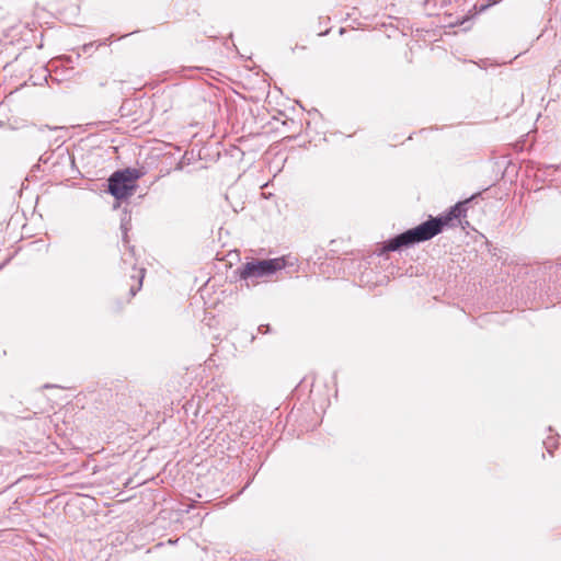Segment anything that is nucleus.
<instances>
[{
	"label": "nucleus",
	"mask_w": 561,
	"mask_h": 561,
	"mask_svg": "<svg viewBox=\"0 0 561 561\" xmlns=\"http://www.w3.org/2000/svg\"><path fill=\"white\" fill-rule=\"evenodd\" d=\"M479 195L480 193L473 194L471 197L451 206L446 214L437 217H430L428 220L420 224L419 226L388 239L383 242L381 251H398L402 248H409L416 243L431 240L440 233L451 220L466 217L468 205Z\"/></svg>",
	"instance_id": "obj_1"
},
{
	"label": "nucleus",
	"mask_w": 561,
	"mask_h": 561,
	"mask_svg": "<svg viewBox=\"0 0 561 561\" xmlns=\"http://www.w3.org/2000/svg\"><path fill=\"white\" fill-rule=\"evenodd\" d=\"M285 266L286 260L284 256L266 260L253 259L240 266L236 273H238L241 280L247 282L249 287L250 282L254 284V279L271 276Z\"/></svg>",
	"instance_id": "obj_2"
},
{
	"label": "nucleus",
	"mask_w": 561,
	"mask_h": 561,
	"mask_svg": "<svg viewBox=\"0 0 561 561\" xmlns=\"http://www.w3.org/2000/svg\"><path fill=\"white\" fill-rule=\"evenodd\" d=\"M140 176V171L133 168L114 172L107 180L108 193L116 199L130 197L137 188L136 182Z\"/></svg>",
	"instance_id": "obj_3"
},
{
	"label": "nucleus",
	"mask_w": 561,
	"mask_h": 561,
	"mask_svg": "<svg viewBox=\"0 0 561 561\" xmlns=\"http://www.w3.org/2000/svg\"><path fill=\"white\" fill-rule=\"evenodd\" d=\"M134 255H135L134 248L128 247V253H124L123 257H122L123 264L130 265L133 267V270L136 272L135 274L131 275V278L136 279L137 284L130 286V289H129L130 296H135L137 294V291L140 290V288L142 286V280L145 277V268H138V270L136 268Z\"/></svg>",
	"instance_id": "obj_4"
},
{
	"label": "nucleus",
	"mask_w": 561,
	"mask_h": 561,
	"mask_svg": "<svg viewBox=\"0 0 561 561\" xmlns=\"http://www.w3.org/2000/svg\"><path fill=\"white\" fill-rule=\"evenodd\" d=\"M67 150L58 148L57 157L55 152H45L39 157V163L47 167L48 170L53 169L56 164H59L62 160H69L70 158L66 154Z\"/></svg>",
	"instance_id": "obj_5"
},
{
	"label": "nucleus",
	"mask_w": 561,
	"mask_h": 561,
	"mask_svg": "<svg viewBox=\"0 0 561 561\" xmlns=\"http://www.w3.org/2000/svg\"><path fill=\"white\" fill-rule=\"evenodd\" d=\"M543 445L547 449V451L552 455L553 453V449L557 448L558 444H557V440L553 438V437H548L545 442H543Z\"/></svg>",
	"instance_id": "obj_6"
},
{
	"label": "nucleus",
	"mask_w": 561,
	"mask_h": 561,
	"mask_svg": "<svg viewBox=\"0 0 561 561\" xmlns=\"http://www.w3.org/2000/svg\"><path fill=\"white\" fill-rule=\"evenodd\" d=\"M121 228H122V231H123V241L127 245V243H128V240H127V230H128L127 224L122 222Z\"/></svg>",
	"instance_id": "obj_7"
},
{
	"label": "nucleus",
	"mask_w": 561,
	"mask_h": 561,
	"mask_svg": "<svg viewBox=\"0 0 561 561\" xmlns=\"http://www.w3.org/2000/svg\"><path fill=\"white\" fill-rule=\"evenodd\" d=\"M257 332L259 333H262V334H266L268 332H271V328L268 324H261L259 328H257Z\"/></svg>",
	"instance_id": "obj_8"
},
{
	"label": "nucleus",
	"mask_w": 561,
	"mask_h": 561,
	"mask_svg": "<svg viewBox=\"0 0 561 561\" xmlns=\"http://www.w3.org/2000/svg\"><path fill=\"white\" fill-rule=\"evenodd\" d=\"M94 46V43H88V44H84L81 49L83 53H89Z\"/></svg>",
	"instance_id": "obj_9"
},
{
	"label": "nucleus",
	"mask_w": 561,
	"mask_h": 561,
	"mask_svg": "<svg viewBox=\"0 0 561 561\" xmlns=\"http://www.w3.org/2000/svg\"><path fill=\"white\" fill-rule=\"evenodd\" d=\"M459 225L461 226V228H465V225L462 221H459Z\"/></svg>",
	"instance_id": "obj_10"
},
{
	"label": "nucleus",
	"mask_w": 561,
	"mask_h": 561,
	"mask_svg": "<svg viewBox=\"0 0 561 561\" xmlns=\"http://www.w3.org/2000/svg\"><path fill=\"white\" fill-rule=\"evenodd\" d=\"M459 225L461 226V228H465V225L462 221H459Z\"/></svg>",
	"instance_id": "obj_11"
},
{
	"label": "nucleus",
	"mask_w": 561,
	"mask_h": 561,
	"mask_svg": "<svg viewBox=\"0 0 561 561\" xmlns=\"http://www.w3.org/2000/svg\"><path fill=\"white\" fill-rule=\"evenodd\" d=\"M459 225L461 226V228H465V225L462 221H459Z\"/></svg>",
	"instance_id": "obj_12"
}]
</instances>
